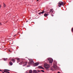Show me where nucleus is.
<instances>
[{"label": "nucleus", "instance_id": "nucleus-11", "mask_svg": "<svg viewBox=\"0 0 73 73\" xmlns=\"http://www.w3.org/2000/svg\"><path fill=\"white\" fill-rule=\"evenodd\" d=\"M48 14H47L46 13H45L44 15V16L45 17H46V16H48Z\"/></svg>", "mask_w": 73, "mask_h": 73}, {"label": "nucleus", "instance_id": "nucleus-12", "mask_svg": "<svg viewBox=\"0 0 73 73\" xmlns=\"http://www.w3.org/2000/svg\"><path fill=\"white\" fill-rule=\"evenodd\" d=\"M9 64L10 65H13V63H12V62H10L9 63Z\"/></svg>", "mask_w": 73, "mask_h": 73}, {"label": "nucleus", "instance_id": "nucleus-14", "mask_svg": "<svg viewBox=\"0 0 73 73\" xmlns=\"http://www.w3.org/2000/svg\"><path fill=\"white\" fill-rule=\"evenodd\" d=\"M12 61L13 62H15V59H12Z\"/></svg>", "mask_w": 73, "mask_h": 73}, {"label": "nucleus", "instance_id": "nucleus-25", "mask_svg": "<svg viewBox=\"0 0 73 73\" xmlns=\"http://www.w3.org/2000/svg\"><path fill=\"white\" fill-rule=\"evenodd\" d=\"M10 72H9L7 71V73H9Z\"/></svg>", "mask_w": 73, "mask_h": 73}, {"label": "nucleus", "instance_id": "nucleus-32", "mask_svg": "<svg viewBox=\"0 0 73 73\" xmlns=\"http://www.w3.org/2000/svg\"><path fill=\"white\" fill-rule=\"evenodd\" d=\"M2 73H5V72H3Z\"/></svg>", "mask_w": 73, "mask_h": 73}, {"label": "nucleus", "instance_id": "nucleus-28", "mask_svg": "<svg viewBox=\"0 0 73 73\" xmlns=\"http://www.w3.org/2000/svg\"><path fill=\"white\" fill-rule=\"evenodd\" d=\"M0 25H1V23H0Z\"/></svg>", "mask_w": 73, "mask_h": 73}, {"label": "nucleus", "instance_id": "nucleus-27", "mask_svg": "<svg viewBox=\"0 0 73 73\" xmlns=\"http://www.w3.org/2000/svg\"><path fill=\"white\" fill-rule=\"evenodd\" d=\"M1 5H0V8H1Z\"/></svg>", "mask_w": 73, "mask_h": 73}, {"label": "nucleus", "instance_id": "nucleus-9", "mask_svg": "<svg viewBox=\"0 0 73 73\" xmlns=\"http://www.w3.org/2000/svg\"><path fill=\"white\" fill-rule=\"evenodd\" d=\"M44 12L45 11H43L42 12H41V13H39L38 14L39 15H41V13L42 14H43V13H44Z\"/></svg>", "mask_w": 73, "mask_h": 73}, {"label": "nucleus", "instance_id": "nucleus-17", "mask_svg": "<svg viewBox=\"0 0 73 73\" xmlns=\"http://www.w3.org/2000/svg\"><path fill=\"white\" fill-rule=\"evenodd\" d=\"M30 60V61H31V62H33V59H30V60Z\"/></svg>", "mask_w": 73, "mask_h": 73}, {"label": "nucleus", "instance_id": "nucleus-36", "mask_svg": "<svg viewBox=\"0 0 73 73\" xmlns=\"http://www.w3.org/2000/svg\"><path fill=\"white\" fill-rule=\"evenodd\" d=\"M26 73H28V72H26Z\"/></svg>", "mask_w": 73, "mask_h": 73}, {"label": "nucleus", "instance_id": "nucleus-16", "mask_svg": "<svg viewBox=\"0 0 73 73\" xmlns=\"http://www.w3.org/2000/svg\"><path fill=\"white\" fill-rule=\"evenodd\" d=\"M7 58H4V60L5 61H7Z\"/></svg>", "mask_w": 73, "mask_h": 73}, {"label": "nucleus", "instance_id": "nucleus-2", "mask_svg": "<svg viewBox=\"0 0 73 73\" xmlns=\"http://www.w3.org/2000/svg\"><path fill=\"white\" fill-rule=\"evenodd\" d=\"M28 63V62H21V63H19V65H22V64H23V66H25V65H27V63Z\"/></svg>", "mask_w": 73, "mask_h": 73}, {"label": "nucleus", "instance_id": "nucleus-23", "mask_svg": "<svg viewBox=\"0 0 73 73\" xmlns=\"http://www.w3.org/2000/svg\"><path fill=\"white\" fill-rule=\"evenodd\" d=\"M4 72H7V71H4Z\"/></svg>", "mask_w": 73, "mask_h": 73}, {"label": "nucleus", "instance_id": "nucleus-6", "mask_svg": "<svg viewBox=\"0 0 73 73\" xmlns=\"http://www.w3.org/2000/svg\"><path fill=\"white\" fill-rule=\"evenodd\" d=\"M30 60V62H29V65H32L34 63V62H32Z\"/></svg>", "mask_w": 73, "mask_h": 73}, {"label": "nucleus", "instance_id": "nucleus-30", "mask_svg": "<svg viewBox=\"0 0 73 73\" xmlns=\"http://www.w3.org/2000/svg\"><path fill=\"white\" fill-rule=\"evenodd\" d=\"M29 66H27V67H29Z\"/></svg>", "mask_w": 73, "mask_h": 73}, {"label": "nucleus", "instance_id": "nucleus-33", "mask_svg": "<svg viewBox=\"0 0 73 73\" xmlns=\"http://www.w3.org/2000/svg\"><path fill=\"white\" fill-rule=\"evenodd\" d=\"M39 0H37V1H38Z\"/></svg>", "mask_w": 73, "mask_h": 73}, {"label": "nucleus", "instance_id": "nucleus-34", "mask_svg": "<svg viewBox=\"0 0 73 73\" xmlns=\"http://www.w3.org/2000/svg\"><path fill=\"white\" fill-rule=\"evenodd\" d=\"M53 11H52V13H53Z\"/></svg>", "mask_w": 73, "mask_h": 73}, {"label": "nucleus", "instance_id": "nucleus-29", "mask_svg": "<svg viewBox=\"0 0 73 73\" xmlns=\"http://www.w3.org/2000/svg\"><path fill=\"white\" fill-rule=\"evenodd\" d=\"M58 73H60V72H58Z\"/></svg>", "mask_w": 73, "mask_h": 73}, {"label": "nucleus", "instance_id": "nucleus-22", "mask_svg": "<svg viewBox=\"0 0 73 73\" xmlns=\"http://www.w3.org/2000/svg\"><path fill=\"white\" fill-rule=\"evenodd\" d=\"M41 72H44V70H41Z\"/></svg>", "mask_w": 73, "mask_h": 73}, {"label": "nucleus", "instance_id": "nucleus-10", "mask_svg": "<svg viewBox=\"0 0 73 73\" xmlns=\"http://www.w3.org/2000/svg\"><path fill=\"white\" fill-rule=\"evenodd\" d=\"M33 73H37V71L36 70H33Z\"/></svg>", "mask_w": 73, "mask_h": 73}, {"label": "nucleus", "instance_id": "nucleus-1", "mask_svg": "<svg viewBox=\"0 0 73 73\" xmlns=\"http://www.w3.org/2000/svg\"><path fill=\"white\" fill-rule=\"evenodd\" d=\"M47 60H48V61H49V63L50 64H52V62H53V60L52 58H48L47 59Z\"/></svg>", "mask_w": 73, "mask_h": 73}, {"label": "nucleus", "instance_id": "nucleus-24", "mask_svg": "<svg viewBox=\"0 0 73 73\" xmlns=\"http://www.w3.org/2000/svg\"><path fill=\"white\" fill-rule=\"evenodd\" d=\"M72 31L73 32V28L72 29Z\"/></svg>", "mask_w": 73, "mask_h": 73}, {"label": "nucleus", "instance_id": "nucleus-18", "mask_svg": "<svg viewBox=\"0 0 73 73\" xmlns=\"http://www.w3.org/2000/svg\"><path fill=\"white\" fill-rule=\"evenodd\" d=\"M52 10H53V9H51L50 10V11H49V12L50 13V12H52Z\"/></svg>", "mask_w": 73, "mask_h": 73}, {"label": "nucleus", "instance_id": "nucleus-13", "mask_svg": "<svg viewBox=\"0 0 73 73\" xmlns=\"http://www.w3.org/2000/svg\"><path fill=\"white\" fill-rule=\"evenodd\" d=\"M20 61V59L19 58H18L17 59V63H19V62Z\"/></svg>", "mask_w": 73, "mask_h": 73}, {"label": "nucleus", "instance_id": "nucleus-21", "mask_svg": "<svg viewBox=\"0 0 73 73\" xmlns=\"http://www.w3.org/2000/svg\"><path fill=\"white\" fill-rule=\"evenodd\" d=\"M7 70V71H10V70Z\"/></svg>", "mask_w": 73, "mask_h": 73}, {"label": "nucleus", "instance_id": "nucleus-4", "mask_svg": "<svg viewBox=\"0 0 73 73\" xmlns=\"http://www.w3.org/2000/svg\"><path fill=\"white\" fill-rule=\"evenodd\" d=\"M64 3L62 2H59L58 4V6L59 7H61V5H64Z\"/></svg>", "mask_w": 73, "mask_h": 73}, {"label": "nucleus", "instance_id": "nucleus-20", "mask_svg": "<svg viewBox=\"0 0 73 73\" xmlns=\"http://www.w3.org/2000/svg\"><path fill=\"white\" fill-rule=\"evenodd\" d=\"M51 70H53V69L52 68H51Z\"/></svg>", "mask_w": 73, "mask_h": 73}, {"label": "nucleus", "instance_id": "nucleus-3", "mask_svg": "<svg viewBox=\"0 0 73 73\" xmlns=\"http://www.w3.org/2000/svg\"><path fill=\"white\" fill-rule=\"evenodd\" d=\"M44 66L45 68L47 69H48V68H50V66L49 65L47 64H45L44 65Z\"/></svg>", "mask_w": 73, "mask_h": 73}, {"label": "nucleus", "instance_id": "nucleus-26", "mask_svg": "<svg viewBox=\"0 0 73 73\" xmlns=\"http://www.w3.org/2000/svg\"><path fill=\"white\" fill-rule=\"evenodd\" d=\"M38 72H40V71L39 70H38Z\"/></svg>", "mask_w": 73, "mask_h": 73}, {"label": "nucleus", "instance_id": "nucleus-19", "mask_svg": "<svg viewBox=\"0 0 73 73\" xmlns=\"http://www.w3.org/2000/svg\"><path fill=\"white\" fill-rule=\"evenodd\" d=\"M3 6L4 7H6V5H5L4 3Z\"/></svg>", "mask_w": 73, "mask_h": 73}, {"label": "nucleus", "instance_id": "nucleus-35", "mask_svg": "<svg viewBox=\"0 0 73 73\" xmlns=\"http://www.w3.org/2000/svg\"><path fill=\"white\" fill-rule=\"evenodd\" d=\"M0 71H2V70H0Z\"/></svg>", "mask_w": 73, "mask_h": 73}, {"label": "nucleus", "instance_id": "nucleus-8", "mask_svg": "<svg viewBox=\"0 0 73 73\" xmlns=\"http://www.w3.org/2000/svg\"><path fill=\"white\" fill-rule=\"evenodd\" d=\"M38 68H39L40 69H44V68L42 67L41 66H38Z\"/></svg>", "mask_w": 73, "mask_h": 73}, {"label": "nucleus", "instance_id": "nucleus-15", "mask_svg": "<svg viewBox=\"0 0 73 73\" xmlns=\"http://www.w3.org/2000/svg\"><path fill=\"white\" fill-rule=\"evenodd\" d=\"M29 73H32V70H30Z\"/></svg>", "mask_w": 73, "mask_h": 73}, {"label": "nucleus", "instance_id": "nucleus-7", "mask_svg": "<svg viewBox=\"0 0 73 73\" xmlns=\"http://www.w3.org/2000/svg\"><path fill=\"white\" fill-rule=\"evenodd\" d=\"M38 64H39V63L37 62V63H35L34 64V65H35V66H38Z\"/></svg>", "mask_w": 73, "mask_h": 73}, {"label": "nucleus", "instance_id": "nucleus-5", "mask_svg": "<svg viewBox=\"0 0 73 73\" xmlns=\"http://www.w3.org/2000/svg\"><path fill=\"white\" fill-rule=\"evenodd\" d=\"M55 64H56V63H55V62H54V64H53V67L54 69H57V65Z\"/></svg>", "mask_w": 73, "mask_h": 73}, {"label": "nucleus", "instance_id": "nucleus-31", "mask_svg": "<svg viewBox=\"0 0 73 73\" xmlns=\"http://www.w3.org/2000/svg\"><path fill=\"white\" fill-rule=\"evenodd\" d=\"M52 16H53V15H52Z\"/></svg>", "mask_w": 73, "mask_h": 73}]
</instances>
